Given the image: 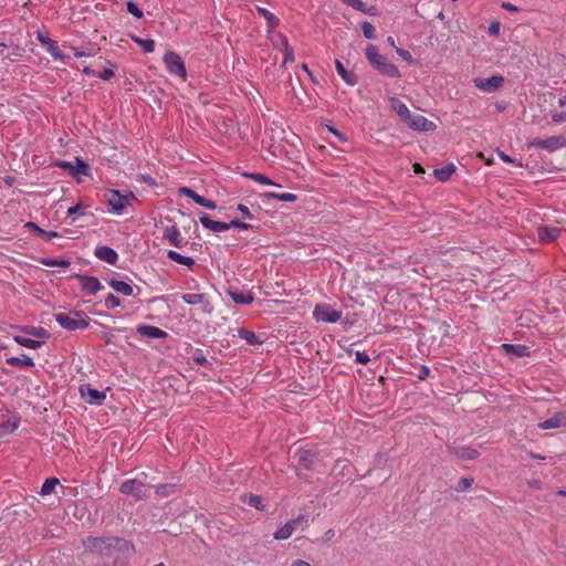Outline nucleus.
I'll return each mask as SVG.
<instances>
[{
    "instance_id": "obj_37",
    "label": "nucleus",
    "mask_w": 566,
    "mask_h": 566,
    "mask_svg": "<svg viewBox=\"0 0 566 566\" xmlns=\"http://www.w3.org/2000/svg\"><path fill=\"white\" fill-rule=\"evenodd\" d=\"M48 51H49V53L51 54V56L54 60H57V61H64L65 60V55L60 50V48L56 44V42L51 40V39H48Z\"/></svg>"
},
{
    "instance_id": "obj_40",
    "label": "nucleus",
    "mask_w": 566,
    "mask_h": 566,
    "mask_svg": "<svg viewBox=\"0 0 566 566\" xmlns=\"http://www.w3.org/2000/svg\"><path fill=\"white\" fill-rule=\"evenodd\" d=\"M135 43L139 44L144 52L150 53L155 50V41L153 39H142L133 36Z\"/></svg>"
},
{
    "instance_id": "obj_39",
    "label": "nucleus",
    "mask_w": 566,
    "mask_h": 566,
    "mask_svg": "<svg viewBox=\"0 0 566 566\" xmlns=\"http://www.w3.org/2000/svg\"><path fill=\"white\" fill-rule=\"evenodd\" d=\"M244 176L260 185L276 186V184L274 181H272L269 177H266L265 175H262V174L250 172V174H244Z\"/></svg>"
},
{
    "instance_id": "obj_52",
    "label": "nucleus",
    "mask_w": 566,
    "mask_h": 566,
    "mask_svg": "<svg viewBox=\"0 0 566 566\" xmlns=\"http://www.w3.org/2000/svg\"><path fill=\"white\" fill-rule=\"evenodd\" d=\"M303 522H306V516L303 514H300L296 518H293V520L286 522V524L291 525V531L294 533V531L297 528V526Z\"/></svg>"
},
{
    "instance_id": "obj_8",
    "label": "nucleus",
    "mask_w": 566,
    "mask_h": 566,
    "mask_svg": "<svg viewBox=\"0 0 566 566\" xmlns=\"http://www.w3.org/2000/svg\"><path fill=\"white\" fill-rule=\"evenodd\" d=\"M313 316L317 322L336 323L342 317V312L334 310L328 304H321L314 308Z\"/></svg>"
},
{
    "instance_id": "obj_56",
    "label": "nucleus",
    "mask_w": 566,
    "mask_h": 566,
    "mask_svg": "<svg viewBox=\"0 0 566 566\" xmlns=\"http://www.w3.org/2000/svg\"><path fill=\"white\" fill-rule=\"evenodd\" d=\"M76 214H80V216H84L85 214V211L83 210V208L80 205L70 207L67 209V216L69 217L73 218Z\"/></svg>"
},
{
    "instance_id": "obj_62",
    "label": "nucleus",
    "mask_w": 566,
    "mask_h": 566,
    "mask_svg": "<svg viewBox=\"0 0 566 566\" xmlns=\"http://www.w3.org/2000/svg\"><path fill=\"white\" fill-rule=\"evenodd\" d=\"M363 13L365 14H368V15H377L378 14V9L377 7L375 6H370V7H367L366 4L364 6V10L361 11Z\"/></svg>"
},
{
    "instance_id": "obj_41",
    "label": "nucleus",
    "mask_w": 566,
    "mask_h": 566,
    "mask_svg": "<svg viewBox=\"0 0 566 566\" xmlns=\"http://www.w3.org/2000/svg\"><path fill=\"white\" fill-rule=\"evenodd\" d=\"M266 196L284 202H294L297 199L296 195L291 192H268Z\"/></svg>"
},
{
    "instance_id": "obj_6",
    "label": "nucleus",
    "mask_w": 566,
    "mask_h": 566,
    "mask_svg": "<svg viewBox=\"0 0 566 566\" xmlns=\"http://www.w3.org/2000/svg\"><path fill=\"white\" fill-rule=\"evenodd\" d=\"M528 147L544 149L554 153L566 147V137L563 135L551 136L548 138H534L528 143Z\"/></svg>"
},
{
    "instance_id": "obj_63",
    "label": "nucleus",
    "mask_w": 566,
    "mask_h": 566,
    "mask_svg": "<svg viewBox=\"0 0 566 566\" xmlns=\"http://www.w3.org/2000/svg\"><path fill=\"white\" fill-rule=\"evenodd\" d=\"M501 7L510 12H518L520 9L511 2H502Z\"/></svg>"
},
{
    "instance_id": "obj_44",
    "label": "nucleus",
    "mask_w": 566,
    "mask_h": 566,
    "mask_svg": "<svg viewBox=\"0 0 566 566\" xmlns=\"http://www.w3.org/2000/svg\"><path fill=\"white\" fill-rule=\"evenodd\" d=\"M104 305L107 310H113L115 307H118L122 305V301L118 296L114 294H108L106 298L104 300Z\"/></svg>"
},
{
    "instance_id": "obj_55",
    "label": "nucleus",
    "mask_w": 566,
    "mask_h": 566,
    "mask_svg": "<svg viewBox=\"0 0 566 566\" xmlns=\"http://www.w3.org/2000/svg\"><path fill=\"white\" fill-rule=\"evenodd\" d=\"M396 52L403 61L408 63H413L412 55L409 51L401 48H396Z\"/></svg>"
},
{
    "instance_id": "obj_12",
    "label": "nucleus",
    "mask_w": 566,
    "mask_h": 566,
    "mask_svg": "<svg viewBox=\"0 0 566 566\" xmlns=\"http://www.w3.org/2000/svg\"><path fill=\"white\" fill-rule=\"evenodd\" d=\"M179 193L184 195L190 199H192L197 205L202 206L207 209L214 210L217 208V203L213 200H209L199 193H197L195 190L188 187H181L179 188Z\"/></svg>"
},
{
    "instance_id": "obj_32",
    "label": "nucleus",
    "mask_w": 566,
    "mask_h": 566,
    "mask_svg": "<svg viewBox=\"0 0 566 566\" xmlns=\"http://www.w3.org/2000/svg\"><path fill=\"white\" fill-rule=\"evenodd\" d=\"M181 298L185 303L189 305H198L203 303H207V305H209V303L207 302L206 294L202 293H185L181 295Z\"/></svg>"
},
{
    "instance_id": "obj_59",
    "label": "nucleus",
    "mask_w": 566,
    "mask_h": 566,
    "mask_svg": "<svg viewBox=\"0 0 566 566\" xmlns=\"http://www.w3.org/2000/svg\"><path fill=\"white\" fill-rule=\"evenodd\" d=\"M97 76L104 81H108L114 76V71L111 69H105L103 72L98 73Z\"/></svg>"
},
{
    "instance_id": "obj_13",
    "label": "nucleus",
    "mask_w": 566,
    "mask_h": 566,
    "mask_svg": "<svg viewBox=\"0 0 566 566\" xmlns=\"http://www.w3.org/2000/svg\"><path fill=\"white\" fill-rule=\"evenodd\" d=\"M163 238L175 248H182L186 243L176 226L166 227L163 232Z\"/></svg>"
},
{
    "instance_id": "obj_31",
    "label": "nucleus",
    "mask_w": 566,
    "mask_h": 566,
    "mask_svg": "<svg viewBox=\"0 0 566 566\" xmlns=\"http://www.w3.org/2000/svg\"><path fill=\"white\" fill-rule=\"evenodd\" d=\"M13 340L23 346V347H27V348H30V349H38L42 346L43 342L42 340H39V339H32V338H29V337H24V336H21V335H14L13 336Z\"/></svg>"
},
{
    "instance_id": "obj_60",
    "label": "nucleus",
    "mask_w": 566,
    "mask_h": 566,
    "mask_svg": "<svg viewBox=\"0 0 566 566\" xmlns=\"http://www.w3.org/2000/svg\"><path fill=\"white\" fill-rule=\"evenodd\" d=\"M25 227H27L28 229L33 230L34 232H36V233H38L39 235H41V237H42V234H43V233H45V230H43L42 228H40V227H39L36 223H34V222H31V221H30V222L25 223Z\"/></svg>"
},
{
    "instance_id": "obj_25",
    "label": "nucleus",
    "mask_w": 566,
    "mask_h": 566,
    "mask_svg": "<svg viewBox=\"0 0 566 566\" xmlns=\"http://www.w3.org/2000/svg\"><path fill=\"white\" fill-rule=\"evenodd\" d=\"M167 258L178 264L188 268L189 270H191L192 266L195 265V260L191 256L182 255L175 250H169L167 252Z\"/></svg>"
},
{
    "instance_id": "obj_9",
    "label": "nucleus",
    "mask_w": 566,
    "mask_h": 566,
    "mask_svg": "<svg viewBox=\"0 0 566 566\" xmlns=\"http://www.w3.org/2000/svg\"><path fill=\"white\" fill-rule=\"evenodd\" d=\"M406 124L417 132H432L437 128L433 122L419 114H411Z\"/></svg>"
},
{
    "instance_id": "obj_11",
    "label": "nucleus",
    "mask_w": 566,
    "mask_h": 566,
    "mask_svg": "<svg viewBox=\"0 0 566 566\" xmlns=\"http://www.w3.org/2000/svg\"><path fill=\"white\" fill-rule=\"evenodd\" d=\"M57 166L67 169L72 176H87L90 171L88 165L80 157L75 158V165L70 161H60Z\"/></svg>"
},
{
    "instance_id": "obj_36",
    "label": "nucleus",
    "mask_w": 566,
    "mask_h": 566,
    "mask_svg": "<svg viewBox=\"0 0 566 566\" xmlns=\"http://www.w3.org/2000/svg\"><path fill=\"white\" fill-rule=\"evenodd\" d=\"M105 544L103 538L99 537H88L84 541L85 548L92 552H102V547Z\"/></svg>"
},
{
    "instance_id": "obj_46",
    "label": "nucleus",
    "mask_w": 566,
    "mask_h": 566,
    "mask_svg": "<svg viewBox=\"0 0 566 566\" xmlns=\"http://www.w3.org/2000/svg\"><path fill=\"white\" fill-rule=\"evenodd\" d=\"M174 489H175V485L172 484H160L158 486H156V494L161 496V497H166V496H169L172 492H174Z\"/></svg>"
},
{
    "instance_id": "obj_3",
    "label": "nucleus",
    "mask_w": 566,
    "mask_h": 566,
    "mask_svg": "<svg viewBox=\"0 0 566 566\" xmlns=\"http://www.w3.org/2000/svg\"><path fill=\"white\" fill-rule=\"evenodd\" d=\"M104 198L107 202L109 211L114 214L120 216L129 205V200L135 198V195L133 192L123 195L116 189H108L105 191Z\"/></svg>"
},
{
    "instance_id": "obj_51",
    "label": "nucleus",
    "mask_w": 566,
    "mask_h": 566,
    "mask_svg": "<svg viewBox=\"0 0 566 566\" xmlns=\"http://www.w3.org/2000/svg\"><path fill=\"white\" fill-rule=\"evenodd\" d=\"M370 361V357L365 352L355 353V363L366 365Z\"/></svg>"
},
{
    "instance_id": "obj_10",
    "label": "nucleus",
    "mask_w": 566,
    "mask_h": 566,
    "mask_svg": "<svg viewBox=\"0 0 566 566\" xmlns=\"http://www.w3.org/2000/svg\"><path fill=\"white\" fill-rule=\"evenodd\" d=\"M80 394L82 399L90 405H102L106 399V392L92 388L88 385L80 387Z\"/></svg>"
},
{
    "instance_id": "obj_15",
    "label": "nucleus",
    "mask_w": 566,
    "mask_h": 566,
    "mask_svg": "<svg viewBox=\"0 0 566 566\" xmlns=\"http://www.w3.org/2000/svg\"><path fill=\"white\" fill-rule=\"evenodd\" d=\"M502 352L511 357H525L530 355V348L523 344H502Z\"/></svg>"
},
{
    "instance_id": "obj_42",
    "label": "nucleus",
    "mask_w": 566,
    "mask_h": 566,
    "mask_svg": "<svg viewBox=\"0 0 566 566\" xmlns=\"http://www.w3.org/2000/svg\"><path fill=\"white\" fill-rule=\"evenodd\" d=\"M281 41H282L283 50H284V61H283V64H286L289 62H293L294 61V51L290 46V44L287 42V39L285 36H281Z\"/></svg>"
},
{
    "instance_id": "obj_34",
    "label": "nucleus",
    "mask_w": 566,
    "mask_h": 566,
    "mask_svg": "<svg viewBox=\"0 0 566 566\" xmlns=\"http://www.w3.org/2000/svg\"><path fill=\"white\" fill-rule=\"evenodd\" d=\"M298 462L305 469H311L315 462V454L311 450H304L300 453Z\"/></svg>"
},
{
    "instance_id": "obj_64",
    "label": "nucleus",
    "mask_w": 566,
    "mask_h": 566,
    "mask_svg": "<svg viewBox=\"0 0 566 566\" xmlns=\"http://www.w3.org/2000/svg\"><path fill=\"white\" fill-rule=\"evenodd\" d=\"M335 536V531L333 528L327 530L323 535L324 542H329Z\"/></svg>"
},
{
    "instance_id": "obj_22",
    "label": "nucleus",
    "mask_w": 566,
    "mask_h": 566,
    "mask_svg": "<svg viewBox=\"0 0 566 566\" xmlns=\"http://www.w3.org/2000/svg\"><path fill=\"white\" fill-rule=\"evenodd\" d=\"M6 363L9 366H13V367H17L20 369L34 367L33 359L25 354H22L20 357H15V356L9 357V358H7Z\"/></svg>"
},
{
    "instance_id": "obj_20",
    "label": "nucleus",
    "mask_w": 566,
    "mask_h": 566,
    "mask_svg": "<svg viewBox=\"0 0 566 566\" xmlns=\"http://www.w3.org/2000/svg\"><path fill=\"white\" fill-rule=\"evenodd\" d=\"M560 230L555 227H539L537 229V237L541 242L551 243L559 237Z\"/></svg>"
},
{
    "instance_id": "obj_7",
    "label": "nucleus",
    "mask_w": 566,
    "mask_h": 566,
    "mask_svg": "<svg viewBox=\"0 0 566 566\" xmlns=\"http://www.w3.org/2000/svg\"><path fill=\"white\" fill-rule=\"evenodd\" d=\"M472 82L481 92L494 93L503 86L504 77L502 75H493L489 78L475 77Z\"/></svg>"
},
{
    "instance_id": "obj_24",
    "label": "nucleus",
    "mask_w": 566,
    "mask_h": 566,
    "mask_svg": "<svg viewBox=\"0 0 566 566\" xmlns=\"http://www.w3.org/2000/svg\"><path fill=\"white\" fill-rule=\"evenodd\" d=\"M228 294L237 304H251L254 301V295L251 292L231 290Z\"/></svg>"
},
{
    "instance_id": "obj_14",
    "label": "nucleus",
    "mask_w": 566,
    "mask_h": 566,
    "mask_svg": "<svg viewBox=\"0 0 566 566\" xmlns=\"http://www.w3.org/2000/svg\"><path fill=\"white\" fill-rule=\"evenodd\" d=\"M137 333L146 338L164 339L168 334L159 327L142 324L137 326Z\"/></svg>"
},
{
    "instance_id": "obj_29",
    "label": "nucleus",
    "mask_w": 566,
    "mask_h": 566,
    "mask_svg": "<svg viewBox=\"0 0 566 566\" xmlns=\"http://www.w3.org/2000/svg\"><path fill=\"white\" fill-rule=\"evenodd\" d=\"M238 336L250 345H260L263 343L258 334L245 328H240L238 331Z\"/></svg>"
},
{
    "instance_id": "obj_45",
    "label": "nucleus",
    "mask_w": 566,
    "mask_h": 566,
    "mask_svg": "<svg viewBox=\"0 0 566 566\" xmlns=\"http://www.w3.org/2000/svg\"><path fill=\"white\" fill-rule=\"evenodd\" d=\"M18 426L19 422L17 420L2 423L0 426V437L12 433L18 428Z\"/></svg>"
},
{
    "instance_id": "obj_21",
    "label": "nucleus",
    "mask_w": 566,
    "mask_h": 566,
    "mask_svg": "<svg viewBox=\"0 0 566 566\" xmlns=\"http://www.w3.org/2000/svg\"><path fill=\"white\" fill-rule=\"evenodd\" d=\"M108 285L115 290L117 293H120L125 296H132L134 294V289L129 282L117 280V279H111L108 280Z\"/></svg>"
},
{
    "instance_id": "obj_30",
    "label": "nucleus",
    "mask_w": 566,
    "mask_h": 566,
    "mask_svg": "<svg viewBox=\"0 0 566 566\" xmlns=\"http://www.w3.org/2000/svg\"><path fill=\"white\" fill-rule=\"evenodd\" d=\"M455 166L453 164H449L441 168H436L433 170L434 177L440 181H447L454 174Z\"/></svg>"
},
{
    "instance_id": "obj_28",
    "label": "nucleus",
    "mask_w": 566,
    "mask_h": 566,
    "mask_svg": "<svg viewBox=\"0 0 566 566\" xmlns=\"http://www.w3.org/2000/svg\"><path fill=\"white\" fill-rule=\"evenodd\" d=\"M453 453L462 460H474L479 457V452L468 446H461L453 449Z\"/></svg>"
},
{
    "instance_id": "obj_27",
    "label": "nucleus",
    "mask_w": 566,
    "mask_h": 566,
    "mask_svg": "<svg viewBox=\"0 0 566 566\" xmlns=\"http://www.w3.org/2000/svg\"><path fill=\"white\" fill-rule=\"evenodd\" d=\"M335 66H336V71L338 73V75L342 77V80L348 84V85H355L357 83V77L354 73L352 72H348L344 64L339 61V60H336L335 62Z\"/></svg>"
},
{
    "instance_id": "obj_61",
    "label": "nucleus",
    "mask_w": 566,
    "mask_h": 566,
    "mask_svg": "<svg viewBox=\"0 0 566 566\" xmlns=\"http://www.w3.org/2000/svg\"><path fill=\"white\" fill-rule=\"evenodd\" d=\"M552 119L554 123H557V124L566 122V112L553 114Z\"/></svg>"
},
{
    "instance_id": "obj_53",
    "label": "nucleus",
    "mask_w": 566,
    "mask_h": 566,
    "mask_svg": "<svg viewBox=\"0 0 566 566\" xmlns=\"http://www.w3.org/2000/svg\"><path fill=\"white\" fill-rule=\"evenodd\" d=\"M345 4L352 7L357 11H363L365 3L361 0H342Z\"/></svg>"
},
{
    "instance_id": "obj_57",
    "label": "nucleus",
    "mask_w": 566,
    "mask_h": 566,
    "mask_svg": "<svg viewBox=\"0 0 566 566\" xmlns=\"http://www.w3.org/2000/svg\"><path fill=\"white\" fill-rule=\"evenodd\" d=\"M500 29H501V23L499 21H495V22H492L490 25H489V33L491 35H499L500 34Z\"/></svg>"
},
{
    "instance_id": "obj_35",
    "label": "nucleus",
    "mask_w": 566,
    "mask_h": 566,
    "mask_svg": "<svg viewBox=\"0 0 566 566\" xmlns=\"http://www.w3.org/2000/svg\"><path fill=\"white\" fill-rule=\"evenodd\" d=\"M243 502L252 507H255L256 510H264L263 500L260 495L245 494L243 496Z\"/></svg>"
},
{
    "instance_id": "obj_43",
    "label": "nucleus",
    "mask_w": 566,
    "mask_h": 566,
    "mask_svg": "<svg viewBox=\"0 0 566 566\" xmlns=\"http://www.w3.org/2000/svg\"><path fill=\"white\" fill-rule=\"evenodd\" d=\"M293 532L291 531V525L285 523L274 533V538L277 541H283L290 538Z\"/></svg>"
},
{
    "instance_id": "obj_49",
    "label": "nucleus",
    "mask_w": 566,
    "mask_h": 566,
    "mask_svg": "<svg viewBox=\"0 0 566 566\" xmlns=\"http://www.w3.org/2000/svg\"><path fill=\"white\" fill-rule=\"evenodd\" d=\"M126 7H127V11L132 15H134L137 19H142L143 18V15H144L143 11L138 8V6L134 1H128Z\"/></svg>"
},
{
    "instance_id": "obj_5",
    "label": "nucleus",
    "mask_w": 566,
    "mask_h": 566,
    "mask_svg": "<svg viewBox=\"0 0 566 566\" xmlns=\"http://www.w3.org/2000/svg\"><path fill=\"white\" fill-rule=\"evenodd\" d=\"M164 64L166 70L171 74L181 78H186L187 71L181 56L175 51H168L164 55Z\"/></svg>"
},
{
    "instance_id": "obj_38",
    "label": "nucleus",
    "mask_w": 566,
    "mask_h": 566,
    "mask_svg": "<svg viewBox=\"0 0 566 566\" xmlns=\"http://www.w3.org/2000/svg\"><path fill=\"white\" fill-rule=\"evenodd\" d=\"M59 484V480L56 478H49L44 481V483L41 486L40 494L42 496L50 495L53 493L54 489Z\"/></svg>"
},
{
    "instance_id": "obj_17",
    "label": "nucleus",
    "mask_w": 566,
    "mask_h": 566,
    "mask_svg": "<svg viewBox=\"0 0 566 566\" xmlns=\"http://www.w3.org/2000/svg\"><path fill=\"white\" fill-rule=\"evenodd\" d=\"M95 256L101 261L114 265L118 260L117 252L107 245H101L95 249Z\"/></svg>"
},
{
    "instance_id": "obj_33",
    "label": "nucleus",
    "mask_w": 566,
    "mask_h": 566,
    "mask_svg": "<svg viewBox=\"0 0 566 566\" xmlns=\"http://www.w3.org/2000/svg\"><path fill=\"white\" fill-rule=\"evenodd\" d=\"M40 263L50 268H63L67 269L71 265V262L66 259H52V258H42Z\"/></svg>"
},
{
    "instance_id": "obj_23",
    "label": "nucleus",
    "mask_w": 566,
    "mask_h": 566,
    "mask_svg": "<svg viewBox=\"0 0 566 566\" xmlns=\"http://www.w3.org/2000/svg\"><path fill=\"white\" fill-rule=\"evenodd\" d=\"M389 103H390L391 108L397 113V115L401 118V120L407 123V120L409 119V117L411 115V112L409 111L407 105L396 97H391L389 99Z\"/></svg>"
},
{
    "instance_id": "obj_58",
    "label": "nucleus",
    "mask_w": 566,
    "mask_h": 566,
    "mask_svg": "<svg viewBox=\"0 0 566 566\" xmlns=\"http://www.w3.org/2000/svg\"><path fill=\"white\" fill-rule=\"evenodd\" d=\"M238 210L242 213L244 219H252V213L250 212V209L245 205L240 203L238 206Z\"/></svg>"
},
{
    "instance_id": "obj_19",
    "label": "nucleus",
    "mask_w": 566,
    "mask_h": 566,
    "mask_svg": "<svg viewBox=\"0 0 566 566\" xmlns=\"http://www.w3.org/2000/svg\"><path fill=\"white\" fill-rule=\"evenodd\" d=\"M560 427H566V415L565 413H556L552 418H548L538 423V428L543 430L556 429Z\"/></svg>"
},
{
    "instance_id": "obj_4",
    "label": "nucleus",
    "mask_w": 566,
    "mask_h": 566,
    "mask_svg": "<svg viewBox=\"0 0 566 566\" xmlns=\"http://www.w3.org/2000/svg\"><path fill=\"white\" fill-rule=\"evenodd\" d=\"M149 490L150 488L138 479L126 480L119 486L123 494L130 495L136 500L146 499L149 495Z\"/></svg>"
},
{
    "instance_id": "obj_48",
    "label": "nucleus",
    "mask_w": 566,
    "mask_h": 566,
    "mask_svg": "<svg viewBox=\"0 0 566 566\" xmlns=\"http://www.w3.org/2000/svg\"><path fill=\"white\" fill-rule=\"evenodd\" d=\"M472 484H473V479L464 476L459 480L455 490L458 492H464V491L469 490L472 486Z\"/></svg>"
},
{
    "instance_id": "obj_47",
    "label": "nucleus",
    "mask_w": 566,
    "mask_h": 566,
    "mask_svg": "<svg viewBox=\"0 0 566 566\" xmlns=\"http://www.w3.org/2000/svg\"><path fill=\"white\" fill-rule=\"evenodd\" d=\"M363 34L366 39H374L375 38V28L371 23L368 21H363L360 23Z\"/></svg>"
},
{
    "instance_id": "obj_54",
    "label": "nucleus",
    "mask_w": 566,
    "mask_h": 566,
    "mask_svg": "<svg viewBox=\"0 0 566 566\" xmlns=\"http://www.w3.org/2000/svg\"><path fill=\"white\" fill-rule=\"evenodd\" d=\"M497 156L500 157V159L504 163H507V164H516L518 167H522V164L521 163H517L516 159L512 158L511 156H509L507 154H505L504 151L497 149Z\"/></svg>"
},
{
    "instance_id": "obj_1",
    "label": "nucleus",
    "mask_w": 566,
    "mask_h": 566,
    "mask_svg": "<svg viewBox=\"0 0 566 566\" xmlns=\"http://www.w3.org/2000/svg\"><path fill=\"white\" fill-rule=\"evenodd\" d=\"M365 55L370 65L380 74L392 78L400 77L398 67L385 55L380 54L376 45L368 44L365 50Z\"/></svg>"
},
{
    "instance_id": "obj_26",
    "label": "nucleus",
    "mask_w": 566,
    "mask_h": 566,
    "mask_svg": "<svg viewBox=\"0 0 566 566\" xmlns=\"http://www.w3.org/2000/svg\"><path fill=\"white\" fill-rule=\"evenodd\" d=\"M22 333L28 334L32 337H35L39 340L46 339L50 337V333L43 328L38 326H22L18 327Z\"/></svg>"
},
{
    "instance_id": "obj_18",
    "label": "nucleus",
    "mask_w": 566,
    "mask_h": 566,
    "mask_svg": "<svg viewBox=\"0 0 566 566\" xmlns=\"http://www.w3.org/2000/svg\"><path fill=\"white\" fill-rule=\"evenodd\" d=\"M198 216H199V221L205 229H208L212 232H222V231L228 230L227 222L214 221V220L210 219L208 217V214H206L203 212H200Z\"/></svg>"
},
{
    "instance_id": "obj_16",
    "label": "nucleus",
    "mask_w": 566,
    "mask_h": 566,
    "mask_svg": "<svg viewBox=\"0 0 566 566\" xmlns=\"http://www.w3.org/2000/svg\"><path fill=\"white\" fill-rule=\"evenodd\" d=\"M81 289L92 295H95L97 292L104 289L102 283L95 276L83 275L80 276Z\"/></svg>"
},
{
    "instance_id": "obj_2",
    "label": "nucleus",
    "mask_w": 566,
    "mask_h": 566,
    "mask_svg": "<svg viewBox=\"0 0 566 566\" xmlns=\"http://www.w3.org/2000/svg\"><path fill=\"white\" fill-rule=\"evenodd\" d=\"M54 319L66 331L84 329L90 325V317L83 311H71L69 313H56Z\"/></svg>"
},
{
    "instance_id": "obj_50",
    "label": "nucleus",
    "mask_w": 566,
    "mask_h": 566,
    "mask_svg": "<svg viewBox=\"0 0 566 566\" xmlns=\"http://www.w3.org/2000/svg\"><path fill=\"white\" fill-rule=\"evenodd\" d=\"M228 230L232 228L241 229V230H248L251 228L250 224L239 221V220H231L230 222H227Z\"/></svg>"
}]
</instances>
